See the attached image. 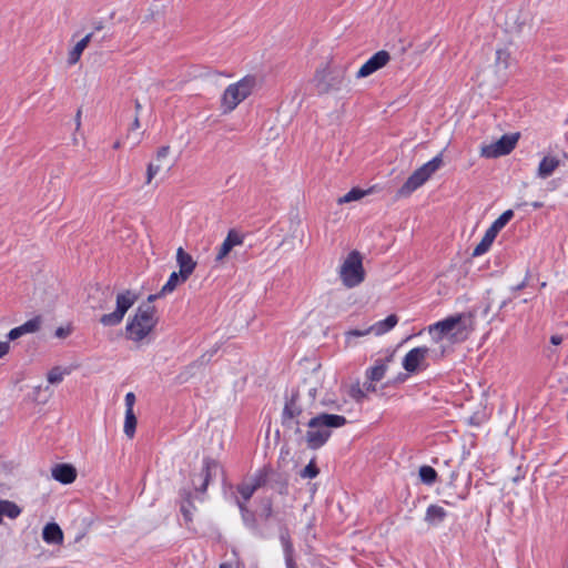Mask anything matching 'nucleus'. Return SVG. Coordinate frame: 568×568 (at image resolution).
Returning <instances> with one entry per match:
<instances>
[{"instance_id":"1","label":"nucleus","mask_w":568,"mask_h":568,"mask_svg":"<svg viewBox=\"0 0 568 568\" xmlns=\"http://www.w3.org/2000/svg\"><path fill=\"white\" fill-rule=\"evenodd\" d=\"M347 423L342 415L320 414L307 423L306 443L308 448H321L331 437L332 428L343 427Z\"/></svg>"},{"instance_id":"2","label":"nucleus","mask_w":568,"mask_h":568,"mask_svg":"<svg viewBox=\"0 0 568 568\" xmlns=\"http://www.w3.org/2000/svg\"><path fill=\"white\" fill-rule=\"evenodd\" d=\"M158 320L151 305L139 306L134 316L126 324V334L133 342L143 341L155 327Z\"/></svg>"},{"instance_id":"3","label":"nucleus","mask_w":568,"mask_h":568,"mask_svg":"<svg viewBox=\"0 0 568 568\" xmlns=\"http://www.w3.org/2000/svg\"><path fill=\"white\" fill-rule=\"evenodd\" d=\"M315 80L322 93L339 91L349 83L347 79V67L344 64H329L316 71Z\"/></svg>"},{"instance_id":"4","label":"nucleus","mask_w":568,"mask_h":568,"mask_svg":"<svg viewBox=\"0 0 568 568\" xmlns=\"http://www.w3.org/2000/svg\"><path fill=\"white\" fill-rule=\"evenodd\" d=\"M256 85L254 75H245L235 83L227 85L221 98L224 112H232L241 102L251 95Z\"/></svg>"},{"instance_id":"5","label":"nucleus","mask_w":568,"mask_h":568,"mask_svg":"<svg viewBox=\"0 0 568 568\" xmlns=\"http://www.w3.org/2000/svg\"><path fill=\"white\" fill-rule=\"evenodd\" d=\"M442 164L443 155L440 153L415 170L397 191V195L399 197L409 196L413 192L424 185L432 178V175L440 169Z\"/></svg>"},{"instance_id":"6","label":"nucleus","mask_w":568,"mask_h":568,"mask_svg":"<svg viewBox=\"0 0 568 568\" xmlns=\"http://www.w3.org/2000/svg\"><path fill=\"white\" fill-rule=\"evenodd\" d=\"M339 277L343 284L353 288L358 286L365 278L363 258L358 251H352L339 268Z\"/></svg>"},{"instance_id":"7","label":"nucleus","mask_w":568,"mask_h":568,"mask_svg":"<svg viewBox=\"0 0 568 568\" xmlns=\"http://www.w3.org/2000/svg\"><path fill=\"white\" fill-rule=\"evenodd\" d=\"M465 318V314H456L434 323L429 326L428 331L430 334H437V339L443 338V336L448 335L449 333H453L455 338L464 339L468 335Z\"/></svg>"},{"instance_id":"8","label":"nucleus","mask_w":568,"mask_h":568,"mask_svg":"<svg viewBox=\"0 0 568 568\" xmlns=\"http://www.w3.org/2000/svg\"><path fill=\"white\" fill-rule=\"evenodd\" d=\"M136 301V295L131 291H124L116 295V307L112 313H108L101 316L100 323L104 326L119 325L125 313L133 306Z\"/></svg>"},{"instance_id":"9","label":"nucleus","mask_w":568,"mask_h":568,"mask_svg":"<svg viewBox=\"0 0 568 568\" xmlns=\"http://www.w3.org/2000/svg\"><path fill=\"white\" fill-rule=\"evenodd\" d=\"M518 135L504 134L499 140L488 145H484L480 154L487 159H495L509 154L516 146Z\"/></svg>"},{"instance_id":"10","label":"nucleus","mask_w":568,"mask_h":568,"mask_svg":"<svg viewBox=\"0 0 568 568\" xmlns=\"http://www.w3.org/2000/svg\"><path fill=\"white\" fill-rule=\"evenodd\" d=\"M428 354L429 348L426 346L412 348L403 358V368L409 374H415L419 371H424L428 365Z\"/></svg>"},{"instance_id":"11","label":"nucleus","mask_w":568,"mask_h":568,"mask_svg":"<svg viewBox=\"0 0 568 568\" xmlns=\"http://www.w3.org/2000/svg\"><path fill=\"white\" fill-rule=\"evenodd\" d=\"M390 61V54L386 50L374 53L357 71L356 78L364 79L384 68Z\"/></svg>"},{"instance_id":"12","label":"nucleus","mask_w":568,"mask_h":568,"mask_svg":"<svg viewBox=\"0 0 568 568\" xmlns=\"http://www.w3.org/2000/svg\"><path fill=\"white\" fill-rule=\"evenodd\" d=\"M394 361V352L386 351L383 356L375 359L374 365L366 371V377L371 382H379L385 377L389 364Z\"/></svg>"},{"instance_id":"13","label":"nucleus","mask_w":568,"mask_h":568,"mask_svg":"<svg viewBox=\"0 0 568 568\" xmlns=\"http://www.w3.org/2000/svg\"><path fill=\"white\" fill-rule=\"evenodd\" d=\"M244 242V236L235 230H230L223 243L220 245L215 262L221 264L224 258L230 254L233 247L242 245Z\"/></svg>"},{"instance_id":"14","label":"nucleus","mask_w":568,"mask_h":568,"mask_svg":"<svg viewBox=\"0 0 568 568\" xmlns=\"http://www.w3.org/2000/svg\"><path fill=\"white\" fill-rule=\"evenodd\" d=\"M560 164L561 161L557 155L547 153L541 158L537 166L536 176L538 179L546 180L556 172Z\"/></svg>"},{"instance_id":"15","label":"nucleus","mask_w":568,"mask_h":568,"mask_svg":"<svg viewBox=\"0 0 568 568\" xmlns=\"http://www.w3.org/2000/svg\"><path fill=\"white\" fill-rule=\"evenodd\" d=\"M176 263L179 266V275H182V282H186L193 274L196 267V262L193 260L191 254L183 250V247H179L176 250Z\"/></svg>"},{"instance_id":"16","label":"nucleus","mask_w":568,"mask_h":568,"mask_svg":"<svg viewBox=\"0 0 568 568\" xmlns=\"http://www.w3.org/2000/svg\"><path fill=\"white\" fill-rule=\"evenodd\" d=\"M41 326H42L41 316H34V317L28 320L27 322H24L23 324H21L20 326H17V327L10 329V332L8 333V338H9V341H16L23 335L33 334V333L39 332Z\"/></svg>"},{"instance_id":"17","label":"nucleus","mask_w":568,"mask_h":568,"mask_svg":"<svg viewBox=\"0 0 568 568\" xmlns=\"http://www.w3.org/2000/svg\"><path fill=\"white\" fill-rule=\"evenodd\" d=\"M52 477L64 485L71 484L77 478V470L70 464H58L51 470Z\"/></svg>"},{"instance_id":"18","label":"nucleus","mask_w":568,"mask_h":568,"mask_svg":"<svg viewBox=\"0 0 568 568\" xmlns=\"http://www.w3.org/2000/svg\"><path fill=\"white\" fill-rule=\"evenodd\" d=\"M63 531L57 523H48L42 530V539L48 545H62Z\"/></svg>"},{"instance_id":"19","label":"nucleus","mask_w":568,"mask_h":568,"mask_svg":"<svg viewBox=\"0 0 568 568\" xmlns=\"http://www.w3.org/2000/svg\"><path fill=\"white\" fill-rule=\"evenodd\" d=\"M236 490L240 494L241 498L243 499V501L237 500V506L242 513L243 518L246 520V516L250 515V513L245 504L252 498L256 490L254 489V486H252L248 483V480H245L237 485Z\"/></svg>"},{"instance_id":"20","label":"nucleus","mask_w":568,"mask_h":568,"mask_svg":"<svg viewBox=\"0 0 568 568\" xmlns=\"http://www.w3.org/2000/svg\"><path fill=\"white\" fill-rule=\"evenodd\" d=\"M398 323V317L395 314L388 315L385 320L378 321L371 325V331L376 336H382L392 331Z\"/></svg>"},{"instance_id":"21","label":"nucleus","mask_w":568,"mask_h":568,"mask_svg":"<svg viewBox=\"0 0 568 568\" xmlns=\"http://www.w3.org/2000/svg\"><path fill=\"white\" fill-rule=\"evenodd\" d=\"M272 475V468L268 466H264L257 469L247 480L252 486H254V489L257 490L268 483Z\"/></svg>"},{"instance_id":"22","label":"nucleus","mask_w":568,"mask_h":568,"mask_svg":"<svg viewBox=\"0 0 568 568\" xmlns=\"http://www.w3.org/2000/svg\"><path fill=\"white\" fill-rule=\"evenodd\" d=\"M447 517V511L438 505H429L426 509L425 521L430 526H438Z\"/></svg>"},{"instance_id":"23","label":"nucleus","mask_w":568,"mask_h":568,"mask_svg":"<svg viewBox=\"0 0 568 568\" xmlns=\"http://www.w3.org/2000/svg\"><path fill=\"white\" fill-rule=\"evenodd\" d=\"M180 283H183L182 275H179V272L171 273L166 283L162 286L161 291L158 294H153V295L149 296V298H148L149 302H153L154 300H156L160 296H164V295L172 293Z\"/></svg>"},{"instance_id":"24","label":"nucleus","mask_w":568,"mask_h":568,"mask_svg":"<svg viewBox=\"0 0 568 568\" xmlns=\"http://www.w3.org/2000/svg\"><path fill=\"white\" fill-rule=\"evenodd\" d=\"M219 468V463L212 458H204L203 459V483L200 487V490L204 493L207 488L209 483L211 481L212 477L215 475V471Z\"/></svg>"},{"instance_id":"25","label":"nucleus","mask_w":568,"mask_h":568,"mask_svg":"<svg viewBox=\"0 0 568 568\" xmlns=\"http://www.w3.org/2000/svg\"><path fill=\"white\" fill-rule=\"evenodd\" d=\"M496 236H497L496 231H493L490 227H488L487 231L485 232L481 241L475 246V248L473 251V256H480V255L485 254L486 252H488V250L490 248Z\"/></svg>"},{"instance_id":"26","label":"nucleus","mask_w":568,"mask_h":568,"mask_svg":"<svg viewBox=\"0 0 568 568\" xmlns=\"http://www.w3.org/2000/svg\"><path fill=\"white\" fill-rule=\"evenodd\" d=\"M301 414H302V408L297 404L295 396H292V398L288 402H286L284 409H283V414H282L283 424L288 425V423L291 420H293L295 417L300 416Z\"/></svg>"},{"instance_id":"27","label":"nucleus","mask_w":568,"mask_h":568,"mask_svg":"<svg viewBox=\"0 0 568 568\" xmlns=\"http://www.w3.org/2000/svg\"><path fill=\"white\" fill-rule=\"evenodd\" d=\"M91 38H92V33H89L87 34L84 38H82L74 47L73 49L69 52V55H68V63L70 65H73L75 63L79 62L80 58H81V54L82 52L85 50V48L88 47V44L90 43L91 41Z\"/></svg>"},{"instance_id":"28","label":"nucleus","mask_w":568,"mask_h":568,"mask_svg":"<svg viewBox=\"0 0 568 568\" xmlns=\"http://www.w3.org/2000/svg\"><path fill=\"white\" fill-rule=\"evenodd\" d=\"M72 372L69 367L54 366L47 374V381L51 385H58L62 383L65 376L70 375Z\"/></svg>"},{"instance_id":"29","label":"nucleus","mask_w":568,"mask_h":568,"mask_svg":"<svg viewBox=\"0 0 568 568\" xmlns=\"http://www.w3.org/2000/svg\"><path fill=\"white\" fill-rule=\"evenodd\" d=\"M419 478L425 485H433L437 479L436 470L427 465L420 466L418 470Z\"/></svg>"},{"instance_id":"30","label":"nucleus","mask_w":568,"mask_h":568,"mask_svg":"<svg viewBox=\"0 0 568 568\" xmlns=\"http://www.w3.org/2000/svg\"><path fill=\"white\" fill-rule=\"evenodd\" d=\"M510 52L506 49H498L496 51L495 64L498 70H507L510 65Z\"/></svg>"},{"instance_id":"31","label":"nucleus","mask_w":568,"mask_h":568,"mask_svg":"<svg viewBox=\"0 0 568 568\" xmlns=\"http://www.w3.org/2000/svg\"><path fill=\"white\" fill-rule=\"evenodd\" d=\"M136 428V417L134 412H125L124 426L123 432L129 437L132 438L135 434Z\"/></svg>"},{"instance_id":"32","label":"nucleus","mask_w":568,"mask_h":568,"mask_svg":"<svg viewBox=\"0 0 568 568\" xmlns=\"http://www.w3.org/2000/svg\"><path fill=\"white\" fill-rule=\"evenodd\" d=\"M513 210H507L496 219L489 227L498 234L499 231L513 219Z\"/></svg>"},{"instance_id":"33","label":"nucleus","mask_w":568,"mask_h":568,"mask_svg":"<svg viewBox=\"0 0 568 568\" xmlns=\"http://www.w3.org/2000/svg\"><path fill=\"white\" fill-rule=\"evenodd\" d=\"M280 541L283 547V552H294V547L291 540L290 532L286 528L281 529Z\"/></svg>"},{"instance_id":"34","label":"nucleus","mask_w":568,"mask_h":568,"mask_svg":"<svg viewBox=\"0 0 568 568\" xmlns=\"http://www.w3.org/2000/svg\"><path fill=\"white\" fill-rule=\"evenodd\" d=\"M364 195H365V191L354 187L351 191H348L344 196L339 197L338 203L342 204V203H348L352 201H357V200L362 199Z\"/></svg>"},{"instance_id":"35","label":"nucleus","mask_w":568,"mask_h":568,"mask_svg":"<svg viewBox=\"0 0 568 568\" xmlns=\"http://www.w3.org/2000/svg\"><path fill=\"white\" fill-rule=\"evenodd\" d=\"M320 470L314 460H311L301 471L302 478L313 479L318 475Z\"/></svg>"},{"instance_id":"36","label":"nucleus","mask_w":568,"mask_h":568,"mask_svg":"<svg viewBox=\"0 0 568 568\" xmlns=\"http://www.w3.org/2000/svg\"><path fill=\"white\" fill-rule=\"evenodd\" d=\"M348 395L351 398H353L354 400L356 402H362L366 394L365 392L363 390V388L361 387L359 383H356V384H353L348 390Z\"/></svg>"},{"instance_id":"37","label":"nucleus","mask_w":568,"mask_h":568,"mask_svg":"<svg viewBox=\"0 0 568 568\" xmlns=\"http://www.w3.org/2000/svg\"><path fill=\"white\" fill-rule=\"evenodd\" d=\"M161 165L150 163L146 169V184H150L153 178L160 172Z\"/></svg>"},{"instance_id":"38","label":"nucleus","mask_w":568,"mask_h":568,"mask_svg":"<svg viewBox=\"0 0 568 568\" xmlns=\"http://www.w3.org/2000/svg\"><path fill=\"white\" fill-rule=\"evenodd\" d=\"M371 326L366 329H351L346 333V341L349 342L352 337H362L371 334Z\"/></svg>"},{"instance_id":"39","label":"nucleus","mask_w":568,"mask_h":568,"mask_svg":"<svg viewBox=\"0 0 568 568\" xmlns=\"http://www.w3.org/2000/svg\"><path fill=\"white\" fill-rule=\"evenodd\" d=\"M321 403L324 407H327L328 409H341L342 407V405L331 396L324 397Z\"/></svg>"},{"instance_id":"40","label":"nucleus","mask_w":568,"mask_h":568,"mask_svg":"<svg viewBox=\"0 0 568 568\" xmlns=\"http://www.w3.org/2000/svg\"><path fill=\"white\" fill-rule=\"evenodd\" d=\"M192 508L193 505L191 504V501H187L186 505L183 504L181 506V513L186 521H192Z\"/></svg>"},{"instance_id":"41","label":"nucleus","mask_w":568,"mask_h":568,"mask_svg":"<svg viewBox=\"0 0 568 568\" xmlns=\"http://www.w3.org/2000/svg\"><path fill=\"white\" fill-rule=\"evenodd\" d=\"M124 402H125V412H133V407L135 404V395L132 392H129L125 395Z\"/></svg>"},{"instance_id":"42","label":"nucleus","mask_w":568,"mask_h":568,"mask_svg":"<svg viewBox=\"0 0 568 568\" xmlns=\"http://www.w3.org/2000/svg\"><path fill=\"white\" fill-rule=\"evenodd\" d=\"M263 516L265 519H270L273 516V505L271 499H266L263 507Z\"/></svg>"},{"instance_id":"43","label":"nucleus","mask_w":568,"mask_h":568,"mask_svg":"<svg viewBox=\"0 0 568 568\" xmlns=\"http://www.w3.org/2000/svg\"><path fill=\"white\" fill-rule=\"evenodd\" d=\"M284 558L286 568H297L296 562L294 560V552H285Z\"/></svg>"},{"instance_id":"44","label":"nucleus","mask_w":568,"mask_h":568,"mask_svg":"<svg viewBox=\"0 0 568 568\" xmlns=\"http://www.w3.org/2000/svg\"><path fill=\"white\" fill-rule=\"evenodd\" d=\"M170 148L168 145L161 146L156 152V159L160 161L165 159L169 154Z\"/></svg>"},{"instance_id":"45","label":"nucleus","mask_w":568,"mask_h":568,"mask_svg":"<svg viewBox=\"0 0 568 568\" xmlns=\"http://www.w3.org/2000/svg\"><path fill=\"white\" fill-rule=\"evenodd\" d=\"M10 351L9 342H1L0 341V358L6 356Z\"/></svg>"},{"instance_id":"46","label":"nucleus","mask_w":568,"mask_h":568,"mask_svg":"<svg viewBox=\"0 0 568 568\" xmlns=\"http://www.w3.org/2000/svg\"><path fill=\"white\" fill-rule=\"evenodd\" d=\"M69 334L68 329H64L63 327H59L55 331V336L59 338H64Z\"/></svg>"},{"instance_id":"47","label":"nucleus","mask_w":568,"mask_h":568,"mask_svg":"<svg viewBox=\"0 0 568 568\" xmlns=\"http://www.w3.org/2000/svg\"><path fill=\"white\" fill-rule=\"evenodd\" d=\"M8 506L12 507V510L8 513L9 517L13 518L17 517L20 513V510L17 508V506L11 505L8 503Z\"/></svg>"},{"instance_id":"48","label":"nucleus","mask_w":568,"mask_h":568,"mask_svg":"<svg viewBox=\"0 0 568 568\" xmlns=\"http://www.w3.org/2000/svg\"><path fill=\"white\" fill-rule=\"evenodd\" d=\"M550 342H551V344H554V345H559V344H561V342H562V337H561L560 335H552V336L550 337Z\"/></svg>"},{"instance_id":"49","label":"nucleus","mask_w":568,"mask_h":568,"mask_svg":"<svg viewBox=\"0 0 568 568\" xmlns=\"http://www.w3.org/2000/svg\"><path fill=\"white\" fill-rule=\"evenodd\" d=\"M139 128H140V120H139V116H138V114H136V115H135V118H134V120H133V122H132V124H131V126H130V129H131V130H136V129H139Z\"/></svg>"},{"instance_id":"50","label":"nucleus","mask_w":568,"mask_h":568,"mask_svg":"<svg viewBox=\"0 0 568 568\" xmlns=\"http://www.w3.org/2000/svg\"><path fill=\"white\" fill-rule=\"evenodd\" d=\"M316 393H317V388H316V387H311V388L308 389V395H310V397H311L312 399H315V397H316Z\"/></svg>"},{"instance_id":"51","label":"nucleus","mask_w":568,"mask_h":568,"mask_svg":"<svg viewBox=\"0 0 568 568\" xmlns=\"http://www.w3.org/2000/svg\"><path fill=\"white\" fill-rule=\"evenodd\" d=\"M286 488H287V483L284 480V481L281 483L280 493L284 494Z\"/></svg>"},{"instance_id":"52","label":"nucleus","mask_w":568,"mask_h":568,"mask_svg":"<svg viewBox=\"0 0 568 568\" xmlns=\"http://www.w3.org/2000/svg\"><path fill=\"white\" fill-rule=\"evenodd\" d=\"M366 390L367 392H374L375 390V386L372 383H369L368 385H366Z\"/></svg>"},{"instance_id":"53","label":"nucleus","mask_w":568,"mask_h":568,"mask_svg":"<svg viewBox=\"0 0 568 568\" xmlns=\"http://www.w3.org/2000/svg\"><path fill=\"white\" fill-rule=\"evenodd\" d=\"M219 568H232V565L229 562H222Z\"/></svg>"},{"instance_id":"54","label":"nucleus","mask_w":568,"mask_h":568,"mask_svg":"<svg viewBox=\"0 0 568 568\" xmlns=\"http://www.w3.org/2000/svg\"><path fill=\"white\" fill-rule=\"evenodd\" d=\"M121 148V142L120 141H115L114 144H113V149L118 150Z\"/></svg>"},{"instance_id":"55","label":"nucleus","mask_w":568,"mask_h":568,"mask_svg":"<svg viewBox=\"0 0 568 568\" xmlns=\"http://www.w3.org/2000/svg\"><path fill=\"white\" fill-rule=\"evenodd\" d=\"M80 115H81V111L79 110L77 113V125L78 126L80 125Z\"/></svg>"},{"instance_id":"56","label":"nucleus","mask_w":568,"mask_h":568,"mask_svg":"<svg viewBox=\"0 0 568 568\" xmlns=\"http://www.w3.org/2000/svg\"><path fill=\"white\" fill-rule=\"evenodd\" d=\"M135 109H136V112H139L141 110V104L139 101H135Z\"/></svg>"},{"instance_id":"57","label":"nucleus","mask_w":568,"mask_h":568,"mask_svg":"<svg viewBox=\"0 0 568 568\" xmlns=\"http://www.w3.org/2000/svg\"><path fill=\"white\" fill-rule=\"evenodd\" d=\"M525 285H526V284H525V282H523V283H520L516 288H517V290H521V288H524V287H525Z\"/></svg>"},{"instance_id":"58","label":"nucleus","mask_w":568,"mask_h":568,"mask_svg":"<svg viewBox=\"0 0 568 568\" xmlns=\"http://www.w3.org/2000/svg\"><path fill=\"white\" fill-rule=\"evenodd\" d=\"M541 205H542V204H541V203H538V202L534 203V206H535V207H537V209H538V207H541Z\"/></svg>"}]
</instances>
